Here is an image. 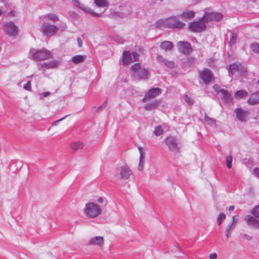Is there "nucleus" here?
I'll use <instances>...</instances> for the list:
<instances>
[{
  "label": "nucleus",
  "mask_w": 259,
  "mask_h": 259,
  "mask_svg": "<svg viewBox=\"0 0 259 259\" xmlns=\"http://www.w3.org/2000/svg\"><path fill=\"white\" fill-rule=\"evenodd\" d=\"M232 156L230 155H228L226 158V164L227 166L229 168H231L232 167Z\"/></svg>",
  "instance_id": "nucleus-39"
},
{
  "label": "nucleus",
  "mask_w": 259,
  "mask_h": 259,
  "mask_svg": "<svg viewBox=\"0 0 259 259\" xmlns=\"http://www.w3.org/2000/svg\"><path fill=\"white\" fill-rule=\"evenodd\" d=\"M226 218V215L224 213H221L217 218V224L218 225H221L222 221L224 220Z\"/></svg>",
  "instance_id": "nucleus-38"
},
{
  "label": "nucleus",
  "mask_w": 259,
  "mask_h": 259,
  "mask_svg": "<svg viewBox=\"0 0 259 259\" xmlns=\"http://www.w3.org/2000/svg\"><path fill=\"white\" fill-rule=\"evenodd\" d=\"M168 29L182 28L185 25V23L181 21L177 17L172 16L167 18Z\"/></svg>",
  "instance_id": "nucleus-6"
},
{
  "label": "nucleus",
  "mask_w": 259,
  "mask_h": 259,
  "mask_svg": "<svg viewBox=\"0 0 259 259\" xmlns=\"http://www.w3.org/2000/svg\"><path fill=\"white\" fill-rule=\"evenodd\" d=\"M132 174V171L130 167L127 165H124L118 168L116 177L118 180L125 182L131 178Z\"/></svg>",
  "instance_id": "nucleus-3"
},
{
  "label": "nucleus",
  "mask_w": 259,
  "mask_h": 259,
  "mask_svg": "<svg viewBox=\"0 0 259 259\" xmlns=\"http://www.w3.org/2000/svg\"><path fill=\"white\" fill-rule=\"evenodd\" d=\"M162 90L158 88H154L149 90L145 95L142 99L143 103H146L149 100H151L161 93Z\"/></svg>",
  "instance_id": "nucleus-8"
},
{
  "label": "nucleus",
  "mask_w": 259,
  "mask_h": 259,
  "mask_svg": "<svg viewBox=\"0 0 259 259\" xmlns=\"http://www.w3.org/2000/svg\"><path fill=\"white\" fill-rule=\"evenodd\" d=\"M85 59V56L82 55H76L72 58V61L74 64H78L83 62Z\"/></svg>",
  "instance_id": "nucleus-29"
},
{
  "label": "nucleus",
  "mask_w": 259,
  "mask_h": 259,
  "mask_svg": "<svg viewBox=\"0 0 259 259\" xmlns=\"http://www.w3.org/2000/svg\"><path fill=\"white\" fill-rule=\"evenodd\" d=\"M132 61V56L130 52L125 51L123 53L122 62L126 65L129 64Z\"/></svg>",
  "instance_id": "nucleus-27"
},
{
  "label": "nucleus",
  "mask_w": 259,
  "mask_h": 259,
  "mask_svg": "<svg viewBox=\"0 0 259 259\" xmlns=\"http://www.w3.org/2000/svg\"><path fill=\"white\" fill-rule=\"evenodd\" d=\"M45 17L47 18L48 19L53 21L58 20L57 16L53 14H48L47 15H46Z\"/></svg>",
  "instance_id": "nucleus-42"
},
{
  "label": "nucleus",
  "mask_w": 259,
  "mask_h": 259,
  "mask_svg": "<svg viewBox=\"0 0 259 259\" xmlns=\"http://www.w3.org/2000/svg\"><path fill=\"white\" fill-rule=\"evenodd\" d=\"M199 75L203 82L207 84L211 80L212 77L211 71L208 69H204L203 71H200Z\"/></svg>",
  "instance_id": "nucleus-14"
},
{
  "label": "nucleus",
  "mask_w": 259,
  "mask_h": 259,
  "mask_svg": "<svg viewBox=\"0 0 259 259\" xmlns=\"http://www.w3.org/2000/svg\"><path fill=\"white\" fill-rule=\"evenodd\" d=\"M242 237L244 239H245L246 240L249 241L251 239V237L247 234H242Z\"/></svg>",
  "instance_id": "nucleus-51"
},
{
  "label": "nucleus",
  "mask_w": 259,
  "mask_h": 259,
  "mask_svg": "<svg viewBox=\"0 0 259 259\" xmlns=\"http://www.w3.org/2000/svg\"><path fill=\"white\" fill-rule=\"evenodd\" d=\"M65 118V117H64L59 120H57L56 121H55L54 122H53L52 123V125L53 126H55V125H57L58 123L59 122H60L61 120H63V119H64Z\"/></svg>",
  "instance_id": "nucleus-54"
},
{
  "label": "nucleus",
  "mask_w": 259,
  "mask_h": 259,
  "mask_svg": "<svg viewBox=\"0 0 259 259\" xmlns=\"http://www.w3.org/2000/svg\"><path fill=\"white\" fill-rule=\"evenodd\" d=\"M220 95L222 97V98L225 103H228L232 102L233 97L228 91L225 90L222 91Z\"/></svg>",
  "instance_id": "nucleus-23"
},
{
  "label": "nucleus",
  "mask_w": 259,
  "mask_h": 259,
  "mask_svg": "<svg viewBox=\"0 0 259 259\" xmlns=\"http://www.w3.org/2000/svg\"><path fill=\"white\" fill-rule=\"evenodd\" d=\"M148 72L145 68H142V69L139 71V72L135 74L136 78L139 79H145L148 78Z\"/></svg>",
  "instance_id": "nucleus-22"
},
{
  "label": "nucleus",
  "mask_w": 259,
  "mask_h": 259,
  "mask_svg": "<svg viewBox=\"0 0 259 259\" xmlns=\"http://www.w3.org/2000/svg\"><path fill=\"white\" fill-rule=\"evenodd\" d=\"M213 88L218 94H221L222 91L224 90V89H221L220 87L218 84H215L214 85H213Z\"/></svg>",
  "instance_id": "nucleus-45"
},
{
  "label": "nucleus",
  "mask_w": 259,
  "mask_h": 259,
  "mask_svg": "<svg viewBox=\"0 0 259 259\" xmlns=\"http://www.w3.org/2000/svg\"><path fill=\"white\" fill-rule=\"evenodd\" d=\"M160 104L159 100H155L149 104H146L144 106V109L146 110H152L156 108Z\"/></svg>",
  "instance_id": "nucleus-25"
},
{
  "label": "nucleus",
  "mask_w": 259,
  "mask_h": 259,
  "mask_svg": "<svg viewBox=\"0 0 259 259\" xmlns=\"http://www.w3.org/2000/svg\"><path fill=\"white\" fill-rule=\"evenodd\" d=\"M142 69L139 63H136L131 67V70L133 72V75L135 77V74L139 72V71Z\"/></svg>",
  "instance_id": "nucleus-34"
},
{
  "label": "nucleus",
  "mask_w": 259,
  "mask_h": 259,
  "mask_svg": "<svg viewBox=\"0 0 259 259\" xmlns=\"http://www.w3.org/2000/svg\"><path fill=\"white\" fill-rule=\"evenodd\" d=\"M155 26L158 28H168L167 18L158 20L155 24Z\"/></svg>",
  "instance_id": "nucleus-26"
},
{
  "label": "nucleus",
  "mask_w": 259,
  "mask_h": 259,
  "mask_svg": "<svg viewBox=\"0 0 259 259\" xmlns=\"http://www.w3.org/2000/svg\"><path fill=\"white\" fill-rule=\"evenodd\" d=\"M239 71V66L236 64L234 63L230 65L229 72L230 73L232 74H235L238 73Z\"/></svg>",
  "instance_id": "nucleus-32"
},
{
  "label": "nucleus",
  "mask_w": 259,
  "mask_h": 259,
  "mask_svg": "<svg viewBox=\"0 0 259 259\" xmlns=\"http://www.w3.org/2000/svg\"><path fill=\"white\" fill-rule=\"evenodd\" d=\"M3 30L9 36H15L18 33V27L12 22H7L3 25Z\"/></svg>",
  "instance_id": "nucleus-7"
},
{
  "label": "nucleus",
  "mask_w": 259,
  "mask_h": 259,
  "mask_svg": "<svg viewBox=\"0 0 259 259\" xmlns=\"http://www.w3.org/2000/svg\"><path fill=\"white\" fill-rule=\"evenodd\" d=\"M41 29L43 33L47 36L54 35L58 29L57 26L46 23L42 24Z\"/></svg>",
  "instance_id": "nucleus-10"
},
{
  "label": "nucleus",
  "mask_w": 259,
  "mask_h": 259,
  "mask_svg": "<svg viewBox=\"0 0 259 259\" xmlns=\"http://www.w3.org/2000/svg\"><path fill=\"white\" fill-rule=\"evenodd\" d=\"M73 2H74L73 4L75 6L78 7L79 9L82 10L85 13H86L87 14H91V15H94V16H99L98 14L95 13L91 9H90L88 7H87L86 6L83 5L82 4H81L80 2V1H73Z\"/></svg>",
  "instance_id": "nucleus-16"
},
{
  "label": "nucleus",
  "mask_w": 259,
  "mask_h": 259,
  "mask_svg": "<svg viewBox=\"0 0 259 259\" xmlns=\"http://www.w3.org/2000/svg\"><path fill=\"white\" fill-rule=\"evenodd\" d=\"M237 40V35L234 33H232L231 37L229 41L230 46L234 45Z\"/></svg>",
  "instance_id": "nucleus-40"
},
{
  "label": "nucleus",
  "mask_w": 259,
  "mask_h": 259,
  "mask_svg": "<svg viewBox=\"0 0 259 259\" xmlns=\"http://www.w3.org/2000/svg\"><path fill=\"white\" fill-rule=\"evenodd\" d=\"M121 15H122V16H121L120 17H123V14H121Z\"/></svg>",
  "instance_id": "nucleus-60"
},
{
  "label": "nucleus",
  "mask_w": 259,
  "mask_h": 259,
  "mask_svg": "<svg viewBox=\"0 0 259 259\" xmlns=\"http://www.w3.org/2000/svg\"><path fill=\"white\" fill-rule=\"evenodd\" d=\"M165 142L170 151L175 153L179 152L180 147L176 139L172 137H168L165 139Z\"/></svg>",
  "instance_id": "nucleus-5"
},
{
  "label": "nucleus",
  "mask_w": 259,
  "mask_h": 259,
  "mask_svg": "<svg viewBox=\"0 0 259 259\" xmlns=\"http://www.w3.org/2000/svg\"><path fill=\"white\" fill-rule=\"evenodd\" d=\"M102 212L100 205L94 202H88L84 205L83 212L88 219H94L99 216Z\"/></svg>",
  "instance_id": "nucleus-1"
},
{
  "label": "nucleus",
  "mask_w": 259,
  "mask_h": 259,
  "mask_svg": "<svg viewBox=\"0 0 259 259\" xmlns=\"http://www.w3.org/2000/svg\"><path fill=\"white\" fill-rule=\"evenodd\" d=\"M206 21L204 17H202L198 21H195L189 24V27L190 30L195 32H200L205 30Z\"/></svg>",
  "instance_id": "nucleus-4"
},
{
  "label": "nucleus",
  "mask_w": 259,
  "mask_h": 259,
  "mask_svg": "<svg viewBox=\"0 0 259 259\" xmlns=\"http://www.w3.org/2000/svg\"><path fill=\"white\" fill-rule=\"evenodd\" d=\"M51 94V93L49 92H45L43 93V97H47L48 96H49Z\"/></svg>",
  "instance_id": "nucleus-56"
},
{
  "label": "nucleus",
  "mask_w": 259,
  "mask_h": 259,
  "mask_svg": "<svg viewBox=\"0 0 259 259\" xmlns=\"http://www.w3.org/2000/svg\"><path fill=\"white\" fill-rule=\"evenodd\" d=\"M204 120L208 124L213 125L215 124V120L208 117L206 114L204 116Z\"/></svg>",
  "instance_id": "nucleus-36"
},
{
  "label": "nucleus",
  "mask_w": 259,
  "mask_h": 259,
  "mask_svg": "<svg viewBox=\"0 0 259 259\" xmlns=\"http://www.w3.org/2000/svg\"><path fill=\"white\" fill-rule=\"evenodd\" d=\"M250 47L252 52L259 54V44L258 43H252L250 45Z\"/></svg>",
  "instance_id": "nucleus-35"
},
{
  "label": "nucleus",
  "mask_w": 259,
  "mask_h": 259,
  "mask_svg": "<svg viewBox=\"0 0 259 259\" xmlns=\"http://www.w3.org/2000/svg\"><path fill=\"white\" fill-rule=\"evenodd\" d=\"M14 13L12 11H11L10 12H9L8 13V16H10V17H13V16H14Z\"/></svg>",
  "instance_id": "nucleus-57"
},
{
  "label": "nucleus",
  "mask_w": 259,
  "mask_h": 259,
  "mask_svg": "<svg viewBox=\"0 0 259 259\" xmlns=\"http://www.w3.org/2000/svg\"><path fill=\"white\" fill-rule=\"evenodd\" d=\"M203 17L206 22L208 20L220 21L222 19L223 15L220 13L210 12L208 9L206 10Z\"/></svg>",
  "instance_id": "nucleus-9"
},
{
  "label": "nucleus",
  "mask_w": 259,
  "mask_h": 259,
  "mask_svg": "<svg viewBox=\"0 0 259 259\" xmlns=\"http://www.w3.org/2000/svg\"><path fill=\"white\" fill-rule=\"evenodd\" d=\"M69 15L72 18H73L75 20H77L79 17L78 15L77 14H76L73 12H70Z\"/></svg>",
  "instance_id": "nucleus-48"
},
{
  "label": "nucleus",
  "mask_w": 259,
  "mask_h": 259,
  "mask_svg": "<svg viewBox=\"0 0 259 259\" xmlns=\"http://www.w3.org/2000/svg\"><path fill=\"white\" fill-rule=\"evenodd\" d=\"M77 41L78 47H81L82 46V40H81V39L80 38L77 37Z\"/></svg>",
  "instance_id": "nucleus-53"
},
{
  "label": "nucleus",
  "mask_w": 259,
  "mask_h": 259,
  "mask_svg": "<svg viewBox=\"0 0 259 259\" xmlns=\"http://www.w3.org/2000/svg\"><path fill=\"white\" fill-rule=\"evenodd\" d=\"M30 55L33 59L41 61L50 59L51 57V53L45 49L39 50L32 49L30 51Z\"/></svg>",
  "instance_id": "nucleus-2"
},
{
  "label": "nucleus",
  "mask_w": 259,
  "mask_h": 259,
  "mask_svg": "<svg viewBox=\"0 0 259 259\" xmlns=\"http://www.w3.org/2000/svg\"><path fill=\"white\" fill-rule=\"evenodd\" d=\"M94 4L96 7L104 9L108 6V1H95Z\"/></svg>",
  "instance_id": "nucleus-33"
},
{
  "label": "nucleus",
  "mask_w": 259,
  "mask_h": 259,
  "mask_svg": "<svg viewBox=\"0 0 259 259\" xmlns=\"http://www.w3.org/2000/svg\"><path fill=\"white\" fill-rule=\"evenodd\" d=\"M139 55L136 52L133 53V58L134 61H137L138 60Z\"/></svg>",
  "instance_id": "nucleus-49"
},
{
  "label": "nucleus",
  "mask_w": 259,
  "mask_h": 259,
  "mask_svg": "<svg viewBox=\"0 0 259 259\" xmlns=\"http://www.w3.org/2000/svg\"><path fill=\"white\" fill-rule=\"evenodd\" d=\"M3 11L0 9V16L2 14Z\"/></svg>",
  "instance_id": "nucleus-59"
},
{
  "label": "nucleus",
  "mask_w": 259,
  "mask_h": 259,
  "mask_svg": "<svg viewBox=\"0 0 259 259\" xmlns=\"http://www.w3.org/2000/svg\"><path fill=\"white\" fill-rule=\"evenodd\" d=\"M163 130L162 127L160 125L156 126L154 131V133L156 136H159L161 135L163 133Z\"/></svg>",
  "instance_id": "nucleus-37"
},
{
  "label": "nucleus",
  "mask_w": 259,
  "mask_h": 259,
  "mask_svg": "<svg viewBox=\"0 0 259 259\" xmlns=\"http://www.w3.org/2000/svg\"><path fill=\"white\" fill-rule=\"evenodd\" d=\"M104 244V238L102 236H94L89 239L88 245L102 247Z\"/></svg>",
  "instance_id": "nucleus-13"
},
{
  "label": "nucleus",
  "mask_w": 259,
  "mask_h": 259,
  "mask_svg": "<svg viewBox=\"0 0 259 259\" xmlns=\"http://www.w3.org/2000/svg\"><path fill=\"white\" fill-rule=\"evenodd\" d=\"M247 95H248V93L246 91H245L244 90H241L237 91L235 93V97L237 99H241L243 98V97L246 96Z\"/></svg>",
  "instance_id": "nucleus-31"
},
{
  "label": "nucleus",
  "mask_w": 259,
  "mask_h": 259,
  "mask_svg": "<svg viewBox=\"0 0 259 259\" xmlns=\"http://www.w3.org/2000/svg\"><path fill=\"white\" fill-rule=\"evenodd\" d=\"M173 47L172 43L169 41H164L160 46V49L166 52L171 51Z\"/></svg>",
  "instance_id": "nucleus-24"
},
{
  "label": "nucleus",
  "mask_w": 259,
  "mask_h": 259,
  "mask_svg": "<svg viewBox=\"0 0 259 259\" xmlns=\"http://www.w3.org/2000/svg\"><path fill=\"white\" fill-rule=\"evenodd\" d=\"M238 219L236 216H233L232 218V222L231 224H234L235 226L238 222Z\"/></svg>",
  "instance_id": "nucleus-50"
},
{
  "label": "nucleus",
  "mask_w": 259,
  "mask_h": 259,
  "mask_svg": "<svg viewBox=\"0 0 259 259\" xmlns=\"http://www.w3.org/2000/svg\"><path fill=\"white\" fill-rule=\"evenodd\" d=\"M83 147V143L80 141L75 142L71 144V148L74 151L82 149Z\"/></svg>",
  "instance_id": "nucleus-28"
},
{
  "label": "nucleus",
  "mask_w": 259,
  "mask_h": 259,
  "mask_svg": "<svg viewBox=\"0 0 259 259\" xmlns=\"http://www.w3.org/2000/svg\"><path fill=\"white\" fill-rule=\"evenodd\" d=\"M157 60L160 63H163L169 68H174L175 67V63L174 62L166 60L161 55L157 56Z\"/></svg>",
  "instance_id": "nucleus-19"
},
{
  "label": "nucleus",
  "mask_w": 259,
  "mask_h": 259,
  "mask_svg": "<svg viewBox=\"0 0 259 259\" xmlns=\"http://www.w3.org/2000/svg\"><path fill=\"white\" fill-rule=\"evenodd\" d=\"M235 227V226L234 224H232L231 223L226 227L225 233V235L227 238H229L231 233L233 231Z\"/></svg>",
  "instance_id": "nucleus-30"
},
{
  "label": "nucleus",
  "mask_w": 259,
  "mask_h": 259,
  "mask_svg": "<svg viewBox=\"0 0 259 259\" xmlns=\"http://www.w3.org/2000/svg\"><path fill=\"white\" fill-rule=\"evenodd\" d=\"M244 220L248 225L256 228H259V221L251 215H247L244 218Z\"/></svg>",
  "instance_id": "nucleus-15"
},
{
  "label": "nucleus",
  "mask_w": 259,
  "mask_h": 259,
  "mask_svg": "<svg viewBox=\"0 0 259 259\" xmlns=\"http://www.w3.org/2000/svg\"><path fill=\"white\" fill-rule=\"evenodd\" d=\"M254 173L257 177H259V168H255L254 169Z\"/></svg>",
  "instance_id": "nucleus-55"
},
{
  "label": "nucleus",
  "mask_w": 259,
  "mask_h": 259,
  "mask_svg": "<svg viewBox=\"0 0 259 259\" xmlns=\"http://www.w3.org/2000/svg\"><path fill=\"white\" fill-rule=\"evenodd\" d=\"M184 100L189 105H191L194 103V100L191 99L189 97H188V95H186L184 96Z\"/></svg>",
  "instance_id": "nucleus-43"
},
{
  "label": "nucleus",
  "mask_w": 259,
  "mask_h": 259,
  "mask_svg": "<svg viewBox=\"0 0 259 259\" xmlns=\"http://www.w3.org/2000/svg\"><path fill=\"white\" fill-rule=\"evenodd\" d=\"M107 100H106V101L104 102V103L102 105H101L100 106H99L98 108V109H97V111L99 112L101 110H102L103 109L105 108V107L107 106Z\"/></svg>",
  "instance_id": "nucleus-46"
},
{
  "label": "nucleus",
  "mask_w": 259,
  "mask_h": 259,
  "mask_svg": "<svg viewBox=\"0 0 259 259\" xmlns=\"http://www.w3.org/2000/svg\"><path fill=\"white\" fill-rule=\"evenodd\" d=\"M236 117L238 120L243 122L246 120V118L248 115L247 111H245L241 108H237L235 110Z\"/></svg>",
  "instance_id": "nucleus-18"
},
{
  "label": "nucleus",
  "mask_w": 259,
  "mask_h": 259,
  "mask_svg": "<svg viewBox=\"0 0 259 259\" xmlns=\"http://www.w3.org/2000/svg\"><path fill=\"white\" fill-rule=\"evenodd\" d=\"M234 209V206L233 205H231L229 207V211H233Z\"/></svg>",
  "instance_id": "nucleus-58"
},
{
  "label": "nucleus",
  "mask_w": 259,
  "mask_h": 259,
  "mask_svg": "<svg viewBox=\"0 0 259 259\" xmlns=\"http://www.w3.org/2000/svg\"><path fill=\"white\" fill-rule=\"evenodd\" d=\"M97 201L100 204H103L106 206L107 204V200L105 197H100L97 200Z\"/></svg>",
  "instance_id": "nucleus-44"
},
{
  "label": "nucleus",
  "mask_w": 259,
  "mask_h": 259,
  "mask_svg": "<svg viewBox=\"0 0 259 259\" xmlns=\"http://www.w3.org/2000/svg\"><path fill=\"white\" fill-rule=\"evenodd\" d=\"M248 103L251 105H256L259 103V91L251 95L248 99Z\"/></svg>",
  "instance_id": "nucleus-20"
},
{
  "label": "nucleus",
  "mask_w": 259,
  "mask_h": 259,
  "mask_svg": "<svg viewBox=\"0 0 259 259\" xmlns=\"http://www.w3.org/2000/svg\"><path fill=\"white\" fill-rule=\"evenodd\" d=\"M177 46L179 51L184 54H189L192 52L191 45L188 41H179Z\"/></svg>",
  "instance_id": "nucleus-11"
},
{
  "label": "nucleus",
  "mask_w": 259,
  "mask_h": 259,
  "mask_svg": "<svg viewBox=\"0 0 259 259\" xmlns=\"http://www.w3.org/2000/svg\"><path fill=\"white\" fill-rule=\"evenodd\" d=\"M138 149L140 156L138 169L139 171H141L143 170L144 167L145 152L144 150L141 147H139Z\"/></svg>",
  "instance_id": "nucleus-17"
},
{
  "label": "nucleus",
  "mask_w": 259,
  "mask_h": 259,
  "mask_svg": "<svg viewBox=\"0 0 259 259\" xmlns=\"http://www.w3.org/2000/svg\"><path fill=\"white\" fill-rule=\"evenodd\" d=\"M59 64V62L57 60L52 61L48 63H40L38 64V69L39 70L44 71L46 69L55 68Z\"/></svg>",
  "instance_id": "nucleus-12"
},
{
  "label": "nucleus",
  "mask_w": 259,
  "mask_h": 259,
  "mask_svg": "<svg viewBox=\"0 0 259 259\" xmlns=\"http://www.w3.org/2000/svg\"><path fill=\"white\" fill-rule=\"evenodd\" d=\"M210 259H216L217 258V254L215 253H211L209 255Z\"/></svg>",
  "instance_id": "nucleus-52"
},
{
  "label": "nucleus",
  "mask_w": 259,
  "mask_h": 259,
  "mask_svg": "<svg viewBox=\"0 0 259 259\" xmlns=\"http://www.w3.org/2000/svg\"><path fill=\"white\" fill-rule=\"evenodd\" d=\"M195 16V13L193 11L186 10L179 15L183 19H192Z\"/></svg>",
  "instance_id": "nucleus-21"
},
{
  "label": "nucleus",
  "mask_w": 259,
  "mask_h": 259,
  "mask_svg": "<svg viewBox=\"0 0 259 259\" xmlns=\"http://www.w3.org/2000/svg\"><path fill=\"white\" fill-rule=\"evenodd\" d=\"M24 89L26 90H27V91H31V83H30V81H28L27 83H26L25 84H24V87H23Z\"/></svg>",
  "instance_id": "nucleus-47"
},
{
  "label": "nucleus",
  "mask_w": 259,
  "mask_h": 259,
  "mask_svg": "<svg viewBox=\"0 0 259 259\" xmlns=\"http://www.w3.org/2000/svg\"><path fill=\"white\" fill-rule=\"evenodd\" d=\"M251 212L255 217L259 218V205L252 209Z\"/></svg>",
  "instance_id": "nucleus-41"
}]
</instances>
